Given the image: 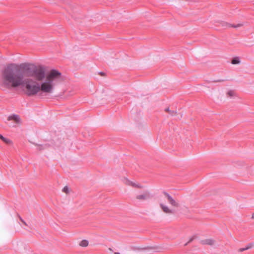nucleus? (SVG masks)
<instances>
[{
    "label": "nucleus",
    "mask_w": 254,
    "mask_h": 254,
    "mask_svg": "<svg viewBox=\"0 0 254 254\" xmlns=\"http://www.w3.org/2000/svg\"><path fill=\"white\" fill-rule=\"evenodd\" d=\"M240 58L239 57H236L233 58L231 64H240Z\"/></svg>",
    "instance_id": "nucleus-12"
},
{
    "label": "nucleus",
    "mask_w": 254,
    "mask_h": 254,
    "mask_svg": "<svg viewBox=\"0 0 254 254\" xmlns=\"http://www.w3.org/2000/svg\"><path fill=\"white\" fill-rule=\"evenodd\" d=\"M159 204L162 212L167 214H174V208L179 206L178 201L166 191H163L160 196Z\"/></svg>",
    "instance_id": "nucleus-2"
},
{
    "label": "nucleus",
    "mask_w": 254,
    "mask_h": 254,
    "mask_svg": "<svg viewBox=\"0 0 254 254\" xmlns=\"http://www.w3.org/2000/svg\"><path fill=\"white\" fill-rule=\"evenodd\" d=\"M122 181L124 184L127 186H130L136 189H141L143 188L142 186L137 182L133 180H130L126 178H124Z\"/></svg>",
    "instance_id": "nucleus-6"
},
{
    "label": "nucleus",
    "mask_w": 254,
    "mask_h": 254,
    "mask_svg": "<svg viewBox=\"0 0 254 254\" xmlns=\"http://www.w3.org/2000/svg\"><path fill=\"white\" fill-rule=\"evenodd\" d=\"M227 96L229 98H232L236 96V93L233 90H229L226 93Z\"/></svg>",
    "instance_id": "nucleus-10"
},
{
    "label": "nucleus",
    "mask_w": 254,
    "mask_h": 254,
    "mask_svg": "<svg viewBox=\"0 0 254 254\" xmlns=\"http://www.w3.org/2000/svg\"><path fill=\"white\" fill-rule=\"evenodd\" d=\"M88 245V241L86 240H82L79 243V246L82 247H86Z\"/></svg>",
    "instance_id": "nucleus-11"
},
{
    "label": "nucleus",
    "mask_w": 254,
    "mask_h": 254,
    "mask_svg": "<svg viewBox=\"0 0 254 254\" xmlns=\"http://www.w3.org/2000/svg\"><path fill=\"white\" fill-rule=\"evenodd\" d=\"M200 243L202 245L212 246L215 244V241L212 239L209 238L201 240Z\"/></svg>",
    "instance_id": "nucleus-8"
},
{
    "label": "nucleus",
    "mask_w": 254,
    "mask_h": 254,
    "mask_svg": "<svg viewBox=\"0 0 254 254\" xmlns=\"http://www.w3.org/2000/svg\"><path fill=\"white\" fill-rule=\"evenodd\" d=\"M4 142H5L6 144H10L12 143L11 141L7 138H4V139L2 140Z\"/></svg>",
    "instance_id": "nucleus-14"
},
{
    "label": "nucleus",
    "mask_w": 254,
    "mask_h": 254,
    "mask_svg": "<svg viewBox=\"0 0 254 254\" xmlns=\"http://www.w3.org/2000/svg\"><path fill=\"white\" fill-rule=\"evenodd\" d=\"M226 25V26L227 27H233L234 28H238L242 26V24H230L229 23H225Z\"/></svg>",
    "instance_id": "nucleus-13"
},
{
    "label": "nucleus",
    "mask_w": 254,
    "mask_h": 254,
    "mask_svg": "<svg viewBox=\"0 0 254 254\" xmlns=\"http://www.w3.org/2000/svg\"><path fill=\"white\" fill-rule=\"evenodd\" d=\"M99 74H100L101 75H102V76H104V75H105V73H104V72H100Z\"/></svg>",
    "instance_id": "nucleus-20"
},
{
    "label": "nucleus",
    "mask_w": 254,
    "mask_h": 254,
    "mask_svg": "<svg viewBox=\"0 0 254 254\" xmlns=\"http://www.w3.org/2000/svg\"><path fill=\"white\" fill-rule=\"evenodd\" d=\"M22 64H30V63L24 62V63H22Z\"/></svg>",
    "instance_id": "nucleus-22"
},
{
    "label": "nucleus",
    "mask_w": 254,
    "mask_h": 254,
    "mask_svg": "<svg viewBox=\"0 0 254 254\" xmlns=\"http://www.w3.org/2000/svg\"><path fill=\"white\" fill-rule=\"evenodd\" d=\"M19 219L21 221V222L25 226H27L26 223L19 216Z\"/></svg>",
    "instance_id": "nucleus-16"
},
{
    "label": "nucleus",
    "mask_w": 254,
    "mask_h": 254,
    "mask_svg": "<svg viewBox=\"0 0 254 254\" xmlns=\"http://www.w3.org/2000/svg\"><path fill=\"white\" fill-rule=\"evenodd\" d=\"M7 120L12 121L17 125H19L21 123V120L20 117L16 115H13L9 116L7 118Z\"/></svg>",
    "instance_id": "nucleus-7"
},
{
    "label": "nucleus",
    "mask_w": 254,
    "mask_h": 254,
    "mask_svg": "<svg viewBox=\"0 0 254 254\" xmlns=\"http://www.w3.org/2000/svg\"><path fill=\"white\" fill-rule=\"evenodd\" d=\"M194 239V237H192L190 240V241H189L188 243H190Z\"/></svg>",
    "instance_id": "nucleus-19"
},
{
    "label": "nucleus",
    "mask_w": 254,
    "mask_h": 254,
    "mask_svg": "<svg viewBox=\"0 0 254 254\" xmlns=\"http://www.w3.org/2000/svg\"><path fill=\"white\" fill-rule=\"evenodd\" d=\"M150 197L149 191L146 190L137 192L134 196L135 199L139 202L147 201L149 200Z\"/></svg>",
    "instance_id": "nucleus-4"
},
{
    "label": "nucleus",
    "mask_w": 254,
    "mask_h": 254,
    "mask_svg": "<svg viewBox=\"0 0 254 254\" xmlns=\"http://www.w3.org/2000/svg\"><path fill=\"white\" fill-rule=\"evenodd\" d=\"M26 89L29 95H34L40 91V87L35 84L27 83Z\"/></svg>",
    "instance_id": "nucleus-5"
},
{
    "label": "nucleus",
    "mask_w": 254,
    "mask_h": 254,
    "mask_svg": "<svg viewBox=\"0 0 254 254\" xmlns=\"http://www.w3.org/2000/svg\"><path fill=\"white\" fill-rule=\"evenodd\" d=\"M5 137H3L2 135L0 134V139L3 140Z\"/></svg>",
    "instance_id": "nucleus-18"
},
{
    "label": "nucleus",
    "mask_w": 254,
    "mask_h": 254,
    "mask_svg": "<svg viewBox=\"0 0 254 254\" xmlns=\"http://www.w3.org/2000/svg\"><path fill=\"white\" fill-rule=\"evenodd\" d=\"M1 73L2 84L8 88L24 86L25 76L41 81L47 74L46 68L40 64H5Z\"/></svg>",
    "instance_id": "nucleus-1"
},
{
    "label": "nucleus",
    "mask_w": 254,
    "mask_h": 254,
    "mask_svg": "<svg viewBox=\"0 0 254 254\" xmlns=\"http://www.w3.org/2000/svg\"><path fill=\"white\" fill-rule=\"evenodd\" d=\"M114 254H120L119 253H115Z\"/></svg>",
    "instance_id": "nucleus-23"
},
{
    "label": "nucleus",
    "mask_w": 254,
    "mask_h": 254,
    "mask_svg": "<svg viewBox=\"0 0 254 254\" xmlns=\"http://www.w3.org/2000/svg\"><path fill=\"white\" fill-rule=\"evenodd\" d=\"M165 111L168 113L170 115L172 116H176L177 114V112L176 110H170L169 108H167L165 109Z\"/></svg>",
    "instance_id": "nucleus-9"
},
{
    "label": "nucleus",
    "mask_w": 254,
    "mask_h": 254,
    "mask_svg": "<svg viewBox=\"0 0 254 254\" xmlns=\"http://www.w3.org/2000/svg\"><path fill=\"white\" fill-rule=\"evenodd\" d=\"M61 75V73L56 69H52L47 72L45 81L39 86L40 91L46 94L52 93L54 89L53 81L59 79Z\"/></svg>",
    "instance_id": "nucleus-3"
},
{
    "label": "nucleus",
    "mask_w": 254,
    "mask_h": 254,
    "mask_svg": "<svg viewBox=\"0 0 254 254\" xmlns=\"http://www.w3.org/2000/svg\"><path fill=\"white\" fill-rule=\"evenodd\" d=\"M63 191L64 192L66 193H67L68 192V188L67 187H65L64 188L63 190Z\"/></svg>",
    "instance_id": "nucleus-15"
},
{
    "label": "nucleus",
    "mask_w": 254,
    "mask_h": 254,
    "mask_svg": "<svg viewBox=\"0 0 254 254\" xmlns=\"http://www.w3.org/2000/svg\"><path fill=\"white\" fill-rule=\"evenodd\" d=\"M248 248L240 249L239 250V252H243V251H244L245 250H248Z\"/></svg>",
    "instance_id": "nucleus-17"
},
{
    "label": "nucleus",
    "mask_w": 254,
    "mask_h": 254,
    "mask_svg": "<svg viewBox=\"0 0 254 254\" xmlns=\"http://www.w3.org/2000/svg\"><path fill=\"white\" fill-rule=\"evenodd\" d=\"M252 218L254 219V213L252 214Z\"/></svg>",
    "instance_id": "nucleus-21"
}]
</instances>
